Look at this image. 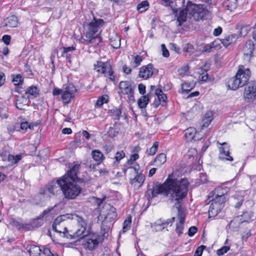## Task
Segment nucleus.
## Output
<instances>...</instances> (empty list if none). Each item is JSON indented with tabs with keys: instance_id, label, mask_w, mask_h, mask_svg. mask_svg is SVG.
Returning <instances> with one entry per match:
<instances>
[{
	"instance_id": "obj_1",
	"label": "nucleus",
	"mask_w": 256,
	"mask_h": 256,
	"mask_svg": "<svg viewBox=\"0 0 256 256\" xmlns=\"http://www.w3.org/2000/svg\"><path fill=\"white\" fill-rule=\"evenodd\" d=\"M189 184L186 178L178 179L170 174L163 184L156 182L153 183L152 187L148 186L145 193V196L149 202L158 194H162L166 198L168 202L174 203V207L178 210L179 220L176 229L178 236L183 233L185 214L182 210V202L188 194Z\"/></svg>"
},
{
	"instance_id": "obj_2",
	"label": "nucleus",
	"mask_w": 256,
	"mask_h": 256,
	"mask_svg": "<svg viewBox=\"0 0 256 256\" xmlns=\"http://www.w3.org/2000/svg\"><path fill=\"white\" fill-rule=\"evenodd\" d=\"M68 219L74 220L77 222V228L76 230H68L67 228H64V234L66 238L70 240H74L80 237V239H82L86 234L87 228V222L82 216H78L76 214H66L60 215L58 216V218L55 222L54 226L56 224H59L60 222H64ZM56 228V226H54Z\"/></svg>"
},
{
	"instance_id": "obj_3",
	"label": "nucleus",
	"mask_w": 256,
	"mask_h": 256,
	"mask_svg": "<svg viewBox=\"0 0 256 256\" xmlns=\"http://www.w3.org/2000/svg\"><path fill=\"white\" fill-rule=\"evenodd\" d=\"M61 190L65 197L68 200H74L77 197L82 191V188L76 180L60 178L57 180Z\"/></svg>"
},
{
	"instance_id": "obj_4",
	"label": "nucleus",
	"mask_w": 256,
	"mask_h": 256,
	"mask_svg": "<svg viewBox=\"0 0 256 256\" xmlns=\"http://www.w3.org/2000/svg\"><path fill=\"white\" fill-rule=\"evenodd\" d=\"M82 243L83 248L86 250L93 251L102 242V236L96 232L88 230L87 234L82 238Z\"/></svg>"
},
{
	"instance_id": "obj_5",
	"label": "nucleus",
	"mask_w": 256,
	"mask_h": 256,
	"mask_svg": "<svg viewBox=\"0 0 256 256\" xmlns=\"http://www.w3.org/2000/svg\"><path fill=\"white\" fill-rule=\"evenodd\" d=\"M186 10L188 17L195 21L202 20L206 14L203 5L194 4L190 1L187 2Z\"/></svg>"
},
{
	"instance_id": "obj_6",
	"label": "nucleus",
	"mask_w": 256,
	"mask_h": 256,
	"mask_svg": "<svg viewBox=\"0 0 256 256\" xmlns=\"http://www.w3.org/2000/svg\"><path fill=\"white\" fill-rule=\"evenodd\" d=\"M104 24V21L102 19H96L88 24H84V29L86 30L84 36L86 38H90L92 36L98 34L100 28Z\"/></svg>"
},
{
	"instance_id": "obj_7",
	"label": "nucleus",
	"mask_w": 256,
	"mask_h": 256,
	"mask_svg": "<svg viewBox=\"0 0 256 256\" xmlns=\"http://www.w3.org/2000/svg\"><path fill=\"white\" fill-rule=\"evenodd\" d=\"M94 67L97 72L104 74V76L108 78L110 80L115 82L116 76L114 75V71L110 62L97 61L94 64Z\"/></svg>"
},
{
	"instance_id": "obj_8",
	"label": "nucleus",
	"mask_w": 256,
	"mask_h": 256,
	"mask_svg": "<svg viewBox=\"0 0 256 256\" xmlns=\"http://www.w3.org/2000/svg\"><path fill=\"white\" fill-rule=\"evenodd\" d=\"M119 88L120 91L118 92L119 94L121 93L128 96V99L130 101L134 102V87H132V84L128 81H122L119 84Z\"/></svg>"
},
{
	"instance_id": "obj_9",
	"label": "nucleus",
	"mask_w": 256,
	"mask_h": 256,
	"mask_svg": "<svg viewBox=\"0 0 256 256\" xmlns=\"http://www.w3.org/2000/svg\"><path fill=\"white\" fill-rule=\"evenodd\" d=\"M158 70L155 68L152 64L142 66L140 70L138 76L140 78L147 80L153 75L157 74Z\"/></svg>"
},
{
	"instance_id": "obj_10",
	"label": "nucleus",
	"mask_w": 256,
	"mask_h": 256,
	"mask_svg": "<svg viewBox=\"0 0 256 256\" xmlns=\"http://www.w3.org/2000/svg\"><path fill=\"white\" fill-rule=\"evenodd\" d=\"M208 210L209 218H214L222 210L224 206L225 202L218 200V198H213Z\"/></svg>"
},
{
	"instance_id": "obj_11",
	"label": "nucleus",
	"mask_w": 256,
	"mask_h": 256,
	"mask_svg": "<svg viewBox=\"0 0 256 256\" xmlns=\"http://www.w3.org/2000/svg\"><path fill=\"white\" fill-rule=\"evenodd\" d=\"M76 92V89L72 84H68L62 94L63 102L64 104L70 103L74 98Z\"/></svg>"
},
{
	"instance_id": "obj_12",
	"label": "nucleus",
	"mask_w": 256,
	"mask_h": 256,
	"mask_svg": "<svg viewBox=\"0 0 256 256\" xmlns=\"http://www.w3.org/2000/svg\"><path fill=\"white\" fill-rule=\"evenodd\" d=\"M218 144L222 146L219 148V159L224 162L232 161L233 158L230 156V146L227 143L223 142L222 144Z\"/></svg>"
},
{
	"instance_id": "obj_13",
	"label": "nucleus",
	"mask_w": 256,
	"mask_h": 256,
	"mask_svg": "<svg viewBox=\"0 0 256 256\" xmlns=\"http://www.w3.org/2000/svg\"><path fill=\"white\" fill-rule=\"evenodd\" d=\"M254 45L252 41L250 40L246 42L243 49V58L246 63L250 62L252 58L254 57Z\"/></svg>"
},
{
	"instance_id": "obj_14",
	"label": "nucleus",
	"mask_w": 256,
	"mask_h": 256,
	"mask_svg": "<svg viewBox=\"0 0 256 256\" xmlns=\"http://www.w3.org/2000/svg\"><path fill=\"white\" fill-rule=\"evenodd\" d=\"M236 74L238 76L243 86H245L248 82L251 76V72L248 68H245L243 65L238 66Z\"/></svg>"
},
{
	"instance_id": "obj_15",
	"label": "nucleus",
	"mask_w": 256,
	"mask_h": 256,
	"mask_svg": "<svg viewBox=\"0 0 256 256\" xmlns=\"http://www.w3.org/2000/svg\"><path fill=\"white\" fill-rule=\"evenodd\" d=\"M244 98L248 102H250L256 99V82H252L244 92Z\"/></svg>"
},
{
	"instance_id": "obj_16",
	"label": "nucleus",
	"mask_w": 256,
	"mask_h": 256,
	"mask_svg": "<svg viewBox=\"0 0 256 256\" xmlns=\"http://www.w3.org/2000/svg\"><path fill=\"white\" fill-rule=\"evenodd\" d=\"M145 180V176L142 172L138 173L136 176L130 180V184L134 190H138L142 185Z\"/></svg>"
},
{
	"instance_id": "obj_17",
	"label": "nucleus",
	"mask_w": 256,
	"mask_h": 256,
	"mask_svg": "<svg viewBox=\"0 0 256 256\" xmlns=\"http://www.w3.org/2000/svg\"><path fill=\"white\" fill-rule=\"evenodd\" d=\"M80 167V164H75L71 168L70 166V170L61 178L68 179L72 181L76 180L78 178L77 174L78 172Z\"/></svg>"
},
{
	"instance_id": "obj_18",
	"label": "nucleus",
	"mask_w": 256,
	"mask_h": 256,
	"mask_svg": "<svg viewBox=\"0 0 256 256\" xmlns=\"http://www.w3.org/2000/svg\"><path fill=\"white\" fill-rule=\"evenodd\" d=\"M170 222L171 221L169 220H162V219H160L154 223L152 224L151 228L154 232H160L166 228Z\"/></svg>"
},
{
	"instance_id": "obj_19",
	"label": "nucleus",
	"mask_w": 256,
	"mask_h": 256,
	"mask_svg": "<svg viewBox=\"0 0 256 256\" xmlns=\"http://www.w3.org/2000/svg\"><path fill=\"white\" fill-rule=\"evenodd\" d=\"M226 193V189H224L221 187L216 188L210 194H212V196H214V198H218V200L225 202L226 200L224 196L225 194Z\"/></svg>"
},
{
	"instance_id": "obj_20",
	"label": "nucleus",
	"mask_w": 256,
	"mask_h": 256,
	"mask_svg": "<svg viewBox=\"0 0 256 256\" xmlns=\"http://www.w3.org/2000/svg\"><path fill=\"white\" fill-rule=\"evenodd\" d=\"M228 84L229 88L232 90H236L238 88L244 86L236 74L234 77L230 78Z\"/></svg>"
},
{
	"instance_id": "obj_21",
	"label": "nucleus",
	"mask_w": 256,
	"mask_h": 256,
	"mask_svg": "<svg viewBox=\"0 0 256 256\" xmlns=\"http://www.w3.org/2000/svg\"><path fill=\"white\" fill-rule=\"evenodd\" d=\"M238 37L239 35L234 34L225 36L220 40V41L224 46L227 47L232 43L235 42Z\"/></svg>"
},
{
	"instance_id": "obj_22",
	"label": "nucleus",
	"mask_w": 256,
	"mask_h": 256,
	"mask_svg": "<svg viewBox=\"0 0 256 256\" xmlns=\"http://www.w3.org/2000/svg\"><path fill=\"white\" fill-rule=\"evenodd\" d=\"M4 26L8 28H16L18 26V22L16 16L12 15L8 17L4 21Z\"/></svg>"
},
{
	"instance_id": "obj_23",
	"label": "nucleus",
	"mask_w": 256,
	"mask_h": 256,
	"mask_svg": "<svg viewBox=\"0 0 256 256\" xmlns=\"http://www.w3.org/2000/svg\"><path fill=\"white\" fill-rule=\"evenodd\" d=\"M188 16V12L186 8L180 10L177 15V21L178 22V26H180L186 20V18Z\"/></svg>"
},
{
	"instance_id": "obj_24",
	"label": "nucleus",
	"mask_w": 256,
	"mask_h": 256,
	"mask_svg": "<svg viewBox=\"0 0 256 256\" xmlns=\"http://www.w3.org/2000/svg\"><path fill=\"white\" fill-rule=\"evenodd\" d=\"M26 249L32 256H39L42 252V249L35 245H28Z\"/></svg>"
},
{
	"instance_id": "obj_25",
	"label": "nucleus",
	"mask_w": 256,
	"mask_h": 256,
	"mask_svg": "<svg viewBox=\"0 0 256 256\" xmlns=\"http://www.w3.org/2000/svg\"><path fill=\"white\" fill-rule=\"evenodd\" d=\"M152 94L149 93L146 96H142L138 101V106L140 108H145L149 102Z\"/></svg>"
},
{
	"instance_id": "obj_26",
	"label": "nucleus",
	"mask_w": 256,
	"mask_h": 256,
	"mask_svg": "<svg viewBox=\"0 0 256 256\" xmlns=\"http://www.w3.org/2000/svg\"><path fill=\"white\" fill-rule=\"evenodd\" d=\"M223 5L227 10L232 12L237 8L238 2L237 0H226Z\"/></svg>"
},
{
	"instance_id": "obj_27",
	"label": "nucleus",
	"mask_w": 256,
	"mask_h": 256,
	"mask_svg": "<svg viewBox=\"0 0 256 256\" xmlns=\"http://www.w3.org/2000/svg\"><path fill=\"white\" fill-rule=\"evenodd\" d=\"M212 112H208L206 114L205 116L202 120V128L208 126L212 120Z\"/></svg>"
},
{
	"instance_id": "obj_28",
	"label": "nucleus",
	"mask_w": 256,
	"mask_h": 256,
	"mask_svg": "<svg viewBox=\"0 0 256 256\" xmlns=\"http://www.w3.org/2000/svg\"><path fill=\"white\" fill-rule=\"evenodd\" d=\"M184 136L188 140H194L195 134L196 133V130L192 127H190L186 129L184 131Z\"/></svg>"
},
{
	"instance_id": "obj_29",
	"label": "nucleus",
	"mask_w": 256,
	"mask_h": 256,
	"mask_svg": "<svg viewBox=\"0 0 256 256\" xmlns=\"http://www.w3.org/2000/svg\"><path fill=\"white\" fill-rule=\"evenodd\" d=\"M57 218H58V217L56 218L54 220V223L52 224V230H54L56 232L60 234L61 236L66 238V236L64 234L63 232H64V228H67L66 226H61V223L62 222H60L59 224H56V226H55L56 228H54V224H55V222Z\"/></svg>"
},
{
	"instance_id": "obj_30",
	"label": "nucleus",
	"mask_w": 256,
	"mask_h": 256,
	"mask_svg": "<svg viewBox=\"0 0 256 256\" xmlns=\"http://www.w3.org/2000/svg\"><path fill=\"white\" fill-rule=\"evenodd\" d=\"M196 84L194 81L185 82L182 84V90L183 92L188 94L194 86Z\"/></svg>"
},
{
	"instance_id": "obj_31",
	"label": "nucleus",
	"mask_w": 256,
	"mask_h": 256,
	"mask_svg": "<svg viewBox=\"0 0 256 256\" xmlns=\"http://www.w3.org/2000/svg\"><path fill=\"white\" fill-rule=\"evenodd\" d=\"M166 160V156L164 153L158 154L154 159L155 165L157 166H160Z\"/></svg>"
},
{
	"instance_id": "obj_32",
	"label": "nucleus",
	"mask_w": 256,
	"mask_h": 256,
	"mask_svg": "<svg viewBox=\"0 0 256 256\" xmlns=\"http://www.w3.org/2000/svg\"><path fill=\"white\" fill-rule=\"evenodd\" d=\"M92 156L94 160L98 162H102L104 158L103 154L98 150H93Z\"/></svg>"
},
{
	"instance_id": "obj_33",
	"label": "nucleus",
	"mask_w": 256,
	"mask_h": 256,
	"mask_svg": "<svg viewBox=\"0 0 256 256\" xmlns=\"http://www.w3.org/2000/svg\"><path fill=\"white\" fill-rule=\"evenodd\" d=\"M126 156V154L124 150H120L117 152L114 156V161L112 164L114 166H116L118 165V164L120 163V162L121 160L124 158Z\"/></svg>"
},
{
	"instance_id": "obj_34",
	"label": "nucleus",
	"mask_w": 256,
	"mask_h": 256,
	"mask_svg": "<svg viewBox=\"0 0 256 256\" xmlns=\"http://www.w3.org/2000/svg\"><path fill=\"white\" fill-rule=\"evenodd\" d=\"M109 112L114 120H118L122 114V110L120 108H114L110 110Z\"/></svg>"
},
{
	"instance_id": "obj_35",
	"label": "nucleus",
	"mask_w": 256,
	"mask_h": 256,
	"mask_svg": "<svg viewBox=\"0 0 256 256\" xmlns=\"http://www.w3.org/2000/svg\"><path fill=\"white\" fill-rule=\"evenodd\" d=\"M43 224V220L38 216L37 218L32 220L28 225L32 228H36L41 226Z\"/></svg>"
},
{
	"instance_id": "obj_36",
	"label": "nucleus",
	"mask_w": 256,
	"mask_h": 256,
	"mask_svg": "<svg viewBox=\"0 0 256 256\" xmlns=\"http://www.w3.org/2000/svg\"><path fill=\"white\" fill-rule=\"evenodd\" d=\"M90 38V46H98L102 41V38L100 36L99 34L92 36Z\"/></svg>"
},
{
	"instance_id": "obj_37",
	"label": "nucleus",
	"mask_w": 256,
	"mask_h": 256,
	"mask_svg": "<svg viewBox=\"0 0 256 256\" xmlns=\"http://www.w3.org/2000/svg\"><path fill=\"white\" fill-rule=\"evenodd\" d=\"M60 186L57 183V181L56 182H52L50 186L48 188V192L52 194H56L58 192L60 191Z\"/></svg>"
},
{
	"instance_id": "obj_38",
	"label": "nucleus",
	"mask_w": 256,
	"mask_h": 256,
	"mask_svg": "<svg viewBox=\"0 0 256 256\" xmlns=\"http://www.w3.org/2000/svg\"><path fill=\"white\" fill-rule=\"evenodd\" d=\"M149 7V3L147 0H144L137 6L136 9L139 12L146 11Z\"/></svg>"
},
{
	"instance_id": "obj_39",
	"label": "nucleus",
	"mask_w": 256,
	"mask_h": 256,
	"mask_svg": "<svg viewBox=\"0 0 256 256\" xmlns=\"http://www.w3.org/2000/svg\"><path fill=\"white\" fill-rule=\"evenodd\" d=\"M25 94H29L36 98L38 95V90L36 86H32L27 88Z\"/></svg>"
},
{
	"instance_id": "obj_40",
	"label": "nucleus",
	"mask_w": 256,
	"mask_h": 256,
	"mask_svg": "<svg viewBox=\"0 0 256 256\" xmlns=\"http://www.w3.org/2000/svg\"><path fill=\"white\" fill-rule=\"evenodd\" d=\"M22 159V156L20 154L16 156L8 154V160L12 164L18 163Z\"/></svg>"
},
{
	"instance_id": "obj_41",
	"label": "nucleus",
	"mask_w": 256,
	"mask_h": 256,
	"mask_svg": "<svg viewBox=\"0 0 256 256\" xmlns=\"http://www.w3.org/2000/svg\"><path fill=\"white\" fill-rule=\"evenodd\" d=\"M116 216V209L112 206H110L106 215V218L110 220H114Z\"/></svg>"
},
{
	"instance_id": "obj_42",
	"label": "nucleus",
	"mask_w": 256,
	"mask_h": 256,
	"mask_svg": "<svg viewBox=\"0 0 256 256\" xmlns=\"http://www.w3.org/2000/svg\"><path fill=\"white\" fill-rule=\"evenodd\" d=\"M158 142H154L153 146L149 149L146 150V152L148 156H153L158 151Z\"/></svg>"
},
{
	"instance_id": "obj_43",
	"label": "nucleus",
	"mask_w": 256,
	"mask_h": 256,
	"mask_svg": "<svg viewBox=\"0 0 256 256\" xmlns=\"http://www.w3.org/2000/svg\"><path fill=\"white\" fill-rule=\"evenodd\" d=\"M131 217L130 216L126 219L123 224L122 232H125L130 228L131 225Z\"/></svg>"
},
{
	"instance_id": "obj_44",
	"label": "nucleus",
	"mask_w": 256,
	"mask_h": 256,
	"mask_svg": "<svg viewBox=\"0 0 256 256\" xmlns=\"http://www.w3.org/2000/svg\"><path fill=\"white\" fill-rule=\"evenodd\" d=\"M23 79L20 74H18L14 76L12 79V82L16 86L22 85L23 82Z\"/></svg>"
},
{
	"instance_id": "obj_45",
	"label": "nucleus",
	"mask_w": 256,
	"mask_h": 256,
	"mask_svg": "<svg viewBox=\"0 0 256 256\" xmlns=\"http://www.w3.org/2000/svg\"><path fill=\"white\" fill-rule=\"evenodd\" d=\"M216 42L214 41L212 42L207 44L206 46H204L203 48H202V52H210V50L212 48H215L216 47Z\"/></svg>"
},
{
	"instance_id": "obj_46",
	"label": "nucleus",
	"mask_w": 256,
	"mask_h": 256,
	"mask_svg": "<svg viewBox=\"0 0 256 256\" xmlns=\"http://www.w3.org/2000/svg\"><path fill=\"white\" fill-rule=\"evenodd\" d=\"M230 250V247L228 246H224L222 248L218 249L216 251V254L220 256L224 254Z\"/></svg>"
},
{
	"instance_id": "obj_47",
	"label": "nucleus",
	"mask_w": 256,
	"mask_h": 256,
	"mask_svg": "<svg viewBox=\"0 0 256 256\" xmlns=\"http://www.w3.org/2000/svg\"><path fill=\"white\" fill-rule=\"evenodd\" d=\"M110 45L114 48H120V39L118 36H116V39L114 41L110 40Z\"/></svg>"
},
{
	"instance_id": "obj_48",
	"label": "nucleus",
	"mask_w": 256,
	"mask_h": 256,
	"mask_svg": "<svg viewBox=\"0 0 256 256\" xmlns=\"http://www.w3.org/2000/svg\"><path fill=\"white\" fill-rule=\"evenodd\" d=\"M142 60V56L140 55H136L134 58V68H136L140 65L141 62Z\"/></svg>"
},
{
	"instance_id": "obj_49",
	"label": "nucleus",
	"mask_w": 256,
	"mask_h": 256,
	"mask_svg": "<svg viewBox=\"0 0 256 256\" xmlns=\"http://www.w3.org/2000/svg\"><path fill=\"white\" fill-rule=\"evenodd\" d=\"M162 50V56L165 58H168L170 56L169 52L166 48L164 44H161Z\"/></svg>"
},
{
	"instance_id": "obj_50",
	"label": "nucleus",
	"mask_w": 256,
	"mask_h": 256,
	"mask_svg": "<svg viewBox=\"0 0 256 256\" xmlns=\"http://www.w3.org/2000/svg\"><path fill=\"white\" fill-rule=\"evenodd\" d=\"M8 114L7 113L6 108H2L0 110V118L2 119H6L8 118Z\"/></svg>"
},
{
	"instance_id": "obj_51",
	"label": "nucleus",
	"mask_w": 256,
	"mask_h": 256,
	"mask_svg": "<svg viewBox=\"0 0 256 256\" xmlns=\"http://www.w3.org/2000/svg\"><path fill=\"white\" fill-rule=\"evenodd\" d=\"M205 247L204 246H201L198 247L194 252V256H201Z\"/></svg>"
},
{
	"instance_id": "obj_52",
	"label": "nucleus",
	"mask_w": 256,
	"mask_h": 256,
	"mask_svg": "<svg viewBox=\"0 0 256 256\" xmlns=\"http://www.w3.org/2000/svg\"><path fill=\"white\" fill-rule=\"evenodd\" d=\"M198 228L194 226H190L188 230V235L190 236H193L197 232Z\"/></svg>"
},
{
	"instance_id": "obj_53",
	"label": "nucleus",
	"mask_w": 256,
	"mask_h": 256,
	"mask_svg": "<svg viewBox=\"0 0 256 256\" xmlns=\"http://www.w3.org/2000/svg\"><path fill=\"white\" fill-rule=\"evenodd\" d=\"M79 41L82 44L90 46V38H86L84 36H82L80 38Z\"/></svg>"
},
{
	"instance_id": "obj_54",
	"label": "nucleus",
	"mask_w": 256,
	"mask_h": 256,
	"mask_svg": "<svg viewBox=\"0 0 256 256\" xmlns=\"http://www.w3.org/2000/svg\"><path fill=\"white\" fill-rule=\"evenodd\" d=\"M199 78L202 81L206 82L208 80V76L206 72L204 71L200 74Z\"/></svg>"
},
{
	"instance_id": "obj_55",
	"label": "nucleus",
	"mask_w": 256,
	"mask_h": 256,
	"mask_svg": "<svg viewBox=\"0 0 256 256\" xmlns=\"http://www.w3.org/2000/svg\"><path fill=\"white\" fill-rule=\"evenodd\" d=\"M10 36L9 35L5 34L2 38V40L3 42L6 44L8 45L10 44Z\"/></svg>"
},
{
	"instance_id": "obj_56",
	"label": "nucleus",
	"mask_w": 256,
	"mask_h": 256,
	"mask_svg": "<svg viewBox=\"0 0 256 256\" xmlns=\"http://www.w3.org/2000/svg\"><path fill=\"white\" fill-rule=\"evenodd\" d=\"M139 92L141 94H144L146 92V86L142 84H140L138 86Z\"/></svg>"
},
{
	"instance_id": "obj_57",
	"label": "nucleus",
	"mask_w": 256,
	"mask_h": 256,
	"mask_svg": "<svg viewBox=\"0 0 256 256\" xmlns=\"http://www.w3.org/2000/svg\"><path fill=\"white\" fill-rule=\"evenodd\" d=\"M62 94V90L58 88H54L52 90V94L54 96H58L60 94Z\"/></svg>"
},
{
	"instance_id": "obj_58",
	"label": "nucleus",
	"mask_w": 256,
	"mask_h": 256,
	"mask_svg": "<svg viewBox=\"0 0 256 256\" xmlns=\"http://www.w3.org/2000/svg\"><path fill=\"white\" fill-rule=\"evenodd\" d=\"M105 100V98L104 96H101L98 98L96 102V106H101L104 104V100Z\"/></svg>"
},
{
	"instance_id": "obj_59",
	"label": "nucleus",
	"mask_w": 256,
	"mask_h": 256,
	"mask_svg": "<svg viewBox=\"0 0 256 256\" xmlns=\"http://www.w3.org/2000/svg\"><path fill=\"white\" fill-rule=\"evenodd\" d=\"M242 218H244V219L243 222H248L249 220H250V214L248 212H244L241 216Z\"/></svg>"
},
{
	"instance_id": "obj_60",
	"label": "nucleus",
	"mask_w": 256,
	"mask_h": 256,
	"mask_svg": "<svg viewBox=\"0 0 256 256\" xmlns=\"http://www.w3.org/2000/svg\"><path fill=\"white\" fill-rule=\"evenodd\" d=\"M158 101L160 102H166L167 100V97L166 94L164 93L158 96Z\"/></svg>"
},
{
	"instance_id": "obj_61",
	"label": "nucleus",
	"mask_w": 256,
	"mask_h": 256,
	"mask_svg": "<svg viewBox=\"0 0 256 256\" xmlns=\"http://www.w3.org/2000/svg\"><path fill=\"white\" fill-rule=\"evenodd\" d=\"M222 32V28L220 26H218V28H217L214 30L213 34L215 36H218L220 34H221Z\"/></svg>"
},
{
	"instance_id": "obj_62",
	"label": "nucleus",
	"mask_w": 256,
	"mask_h": 256,
	"mask_svg": "<svg viewBox=\"0 0 256 256\" xmlns=\"http://www.w3.org/2000/svg\"><path fill=\"white\" fill-rule=\"evenodd\" d=\"M62 56L63 57L66 58L67 60H68L70 62V60L72 58V56H71V54H70L69 52H65V51L63 50L62 54Z\"/></svg>"
},
{
	"instance_id": "obj_63",
	"label": "nucleus",
	"mask_w": 256,
	"mask_h": 256,
	"mask_svg": "<svg viewBox=\"0 0 256 256\" xmlns=\"http://www.w3.org/2000/svg\"><path fill=\"white\" fill-rule=\"evenodd\" d=\"M122 70L124 72L127 74H130L132 72L131 68L127 66L126 65L123 66Z\"/></svg>"
},
{
	"instance_id": "obj_64",
	"label": "nucleus",
	"mask_w": 256,
	"mask_h": 256,
	"mask_svg": "<svg viewBox=\"0 0 256 256\" xmlns=\"http://www.w3.org/2000/svg\"><path fill=\"white\" fill-rule=\"evenodd\" d=\"M42 252L46 256H48L51 252L50 250L48 248L46 247L42 248Z\"/></svg>"
}]
</instances>
